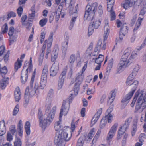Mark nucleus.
<instances>
[{"label":"nucleus","mask_w":146,"mask_h":146,"mask_svg":"<svg viewBox=\"0 0 146 146\" xmlns=\"http://www.w3.org/2000/svg\"><path fill=\"white\" fill-rule=\"evenodd\" d=\"M53 95V90L50 89L46 98L45 105L46 114L47 116L46 119H44L43 120V115L40 109L39 108L38 110V117L39 121V125L42 128L44 129L46 128L52 120L56 110V107L54 106L50 111Z\"/></svg>","instance_id":"f257e3e1"},{"label":"nucleus","mask_w":146,"mask_h":146,"mask_svg":"<svg viewBox=\"0 0 146 146\" xmlns=\"http://www.w3.org/2000/svg\"><path fill=\"white\" fill-rule=\"evenodd\" d=\"M136 101L134 112H141L146 107V93H144L143 90L141 91L138 90L136 93L131 106L133 107Z\"/></svg>","instance_id":"f03ea898"},{"label":"nucleus","mask_w":146,"mask_h":146,"mask_svg":"<svg viewBox=\"0 0 146 146\" xmlns=\"http://www.w3.org/2000/svg\"><path fill=\"white\" fill-rule=\"evenodd\" d=\"M36 69L35 68L32 73L29 86H27L25 89L24 99L25 105H27L29 100V98L31 97L35 94L36 92L38 90V87L36 85V84H35L34 88L33 84L36 75Z\"/></svg>","instance_id":"7ed1b4c3"},{"label":"nucleus","mask_w":146,"mask_h":146,"mask_svg":"<svg viewBox=\"0 0 146 146\" xmlns=\"http://www.w3.org/2000/svg\"><path fill=\"white\" fill-rule=\"evenodd\" d=\"M135 77L131 76L130 74L127 78L126 84L127 85H132L133 88L123 98L121 102L123 105L126 106L129 102L131 98L133 95L134 93L136 91L138 84V81H135L133 82V80Z\"/></svg>","instance_id":"20e7f679"},{"label":"nucleus","mask_w":146,"mask_h":146,"mask_svg":"<svg viewBox=\"0 0 146 146\" xmlns=\"http://www.w3.org/2000/svg\"><path fill=\"white\" fill-rule=\"evenodd\" d=\"M68 128L69 127H64L63 130H60L59 134L56 135L55 137L54 141L56 143L58 144L61 143L64 140L67 141L70 139L71 136L68 137Z\"/></svg>","instance_id":"39448f33"},{"label":"nucleus","mask_w":146,"mask_h":146,"mask_svg":"<svg viewBox=\"0 0 146 146\" xmlns=\"http://www.w3.org/2000/svg\"><path fill=\"white\" fill-rule=\"evenodd\" d=\"M74 86L73 88L72 91L74 92V94L71 93L67 99L68 101H66V103H69L70 105V103L72 102L74 96L77 95L78 93L79 90V86L82 83V81L80 80H76V81Z\"/></svg>","instance_id":"423d86ee"},{"label":"nucleus","mask_w":146,"mask_h":146,"mask_svg":"<svg viewBox=\"0 0 146 146\" xmlns=\"http://www.w3.org/2000/svg\"><path fill=\"white\" fill-rule=\"evenodd\" d=\"M70 105L69 103H66V101L64 100L60 110L59 119L62 120L63 115H66L69 111Z\"/></svg>","instance_id":"0eeeda50"},{"label":"nucleus","mask_w":146,"mask_h":146,"mask_svg":"<svg viewBox=\"0 0 146 146\" xmlns=\"http://www.w3.org/2000/svg\"><path fill=\"white\" fill-rule=\"evenodd\" d=\"M131 51L132 49L130 48H127L124 51V54L121 59L120 64H127L128 60L127 58L131 54Z\"/></svg>","instance_id":"6e6552de"},{"label":"nucleus","mask_w":146,"mask_h":146,"mask_svg":"<svg viewBox=\"0 0 146 146\" xmlns=\"http://www.w3.org/2000/svg\"><path fill=\"white\" fill-rule=\"evenodd\" d=\"M67 66H66L65 68L64 69L60 75L59 79L58 84V89H60L63 84L64 81V78L65 77V76L67 72Z\"/></svg>","instance_id":"1a4fd4ad"},{"label":"nucleus","mask_w":146,"mask_h":146,"mask_svg":"<svg viewBox=\"0 0 146 146\" xmlns=\"http://www.w3.org/2000/svg\"><path fill=\"white\" fill-rule=\"evenodd\" d=\"M118 126V123H115L111 127L107 137V140H109L113 137L117 130Z\"/></svg>","instance_id":"9d476101"},{"label":"nucleus","mask_w":146,"mask_h":146,"mask_svg":"<svg viewBox=\"0 0 146 146\" xmlns=\"http://www.w3.org/2000/svg\"><path fill=\"white\" fill-rule=\"evenodd\" d=\"M52 37H53V33H51L50 34V36L49 37L48 40H47V42L45 43L46 44H47V48L46 50V54H48L51 52V49L50 48L52 44Z\"/></svg>","instance_id":"9b49d317"},{"label":"nucleus","mask_w":146,"mask_h":146,"mask_svg":"<svg viewBox=\"0 0 146 146\" xmlns=\"http://www.w3.org/2000/svg\"><path fill=\"white\" fill-rule=\"evenodd\" d=\"M102 113V109L100 108L98 110L92 119L91 123L94 125L97 121Z\"/></svg>","instance_id":"f8f14e48"},{"label":"nucleus","mask_w":146,"mask_h":146,"mask_svg":"<svg viewBox=\"0 0 146 146\" xmlns=\"http://www.w3.org/2000/svg\"><path fill=\"white\" fill-rule=\"evenodd\" d=\"M113 110V108H109L107 110L106 113L107 115H106L104 118V119L108 121V123H111L113 119V115L110 114L111 113Z\"/></svg>","instance_id":"ddd939ff"},{"label":"nucleus","mask_w":146,"mask_h":146,"mask_svg":"<svg viewBox=\"0 0 146 146\" xmlns=\"http://www.w3.org/2000/svg\"><path fill=\"white\" fill-rule=\"evenodd\" d=\"M58 64H52L50 69V75L51 76H54L57 74L59 70Z\"/></svg>","instance_id":"4468645a"},{"label":"nucleus","mask_w":146,"mask_h":146,"mask_svg":"<svg viewBox=\"0 0 146 146\" xmlns=\"http://www.w3.org/2000/svg\"><path fill=\"white\" fill-rule=\"evenodd\" d=\"M14 97L16 101L18 102L21 98V93L19 88L17 87L14 91Z\"/></svg>","instance_id":"2eb2a0df"},{"label":"nucleus","mask_w":146,"mask_h":146,"mask_svg":"<svg viewBox=\"0 0 146 146\" xmlns=\"http://www.w3.org/2000/svg\"><path fill=\"white\" fill-rule=\"evenodd\" d=\"M109 29L110 27L108 25V21L107 20H106L105 21V25L104 28V41L107 38L110 32Z\"/></svg>","instance_id":"dca6fc26"},{"label":"nucleus","mask_w":146,"mask_h":146,"mask_svg":"<svg viewBox=\"0 0 146 146\" xmlns=\"http://www.w3.org/2000/svg\"><path fill=\"white\" fill-rule=\"evenodd\" d=\"M9 78L8 77L3 78L0 82V88L5 89L9 84Z\"/></svg>","instance_id":"f3484780"},{"label":"nucleus","mask_w":146,"mask_h":146,"mask_svg":"<svg viewBox=\"0 0 146 146\" xmlns=\"http://www.w3.org/2000/svg\"><path fill=\"white\" fill-rule=\"evenodd\" d=\"M6 128L5 122L4 120L0 121V136H2L6 132Z\"/></svg>","instance_id":"a211bd4d"},{"label":"nucleus","mask_w":146,"mask_h":146,"mask_svg":"<svg viewBox=\"0 0 146 146\" xmlns=\"http://www.w3.org/2000/svg\"><path fill=\"white\" fill-rule=\"evenodd\" d=\"M62 120H59V121L56 122L54 124V128L56 132V135H57L58 134H59L60 133V130H62L63 129H62V127L60 125V124L61 123Z\"/></svg>","instance_id":"6ab92c4d"},{"label":"nucleus","mask_w":146,"mask_h":146,"mask_svg":"<svg viewBox=\"0 0 146 146\" xmlns=\"http://www.w3.org/2000/svg\"><path fill=\"white\" fill-rule=\"evenodd\" d=\"M28 76V73L27 72H25L23 70L21 71V82L24 84L27 81Z\"/></svg>","instance_id":"aec40b11"},{"label":"nucleus","mask_w":146,"mask_h":146,"mask_svg":"<svg viewBox=\"0 0 146 146\" xmlns=\"http://www.w3.org/2000/svg\"><path fill=\"white\" fill-rule=\"evenodd\" d=\"M35 6L33 5L31 9V13H29L28 15V20L29 21H32L34 19L35 16Z\"/></svg>","instance_id":"412c9836"},{"label":"nucleus","mask_w":146,"mask_h":146,"mask_svg":"<svg viewBox=\"0 0 146 146\" xmlns=\"http://www.w3.org/2000/svg\"><path fill=\"white\" fill-rule=\"evenodd\" d=\"M86 11L84 15V17L87 19H90V12L91 11V5H87L86 8Z\"/></svg>","instance_id":"4be33fe9"},{"label":"nucleus","mask_w":146,"mask_h":146,"mask_svg":"<svg viewBox=\"0 0 146 146\" xmlns=\"http://www.w3.org/2000/svg\"><path fill=\"white\" fill-rule=\"evenodd\" d=\"M128 32V27L127 26L126 23H125L122 25L121 28L120 29V35L123 34L125 35Z\"/></svg>","instance_id":"5701e85b"},{"label":"nucleus","mask_w":146,"mask_h":146,"mask_svg":"<svg viewBox=\"0 0 146 146\" xmlns=\"http://www.w3.org/2000/svg\"><path fill=\"white\" fill-rule=\"evenodd\" d=\"M97 3H93L91 5L90 16H92V19L93 18L95 13L97 9Z\"/></svg>","instance_id":"b1692460"},{"label":"nucleus","mask_w":146,"mask_h":146,"mask_svg":"<svg viewBox=\"0 0 146 146\" xmlns=\"http://www.w3.org/2000/svg\"><path fill=\"white\" fill-rule=\"evenodd\" d=\"M46 79H42L41 78V81L40 84V85L39 86H38L37 83H35V84H36V86H37L38 87V89L39 88L43 89L45 87L46 85Z\"/></svg>","instance_id":"393cba45"},{"label":"nucleus","mask_w":146,"mask_h":146,"mask_svg":"<svg viewBox=\"0 0 146 146\" xmlns=\"http://www.w3.org/2000/svg\"><path fill=\"white\" fill-rule=\"evenodd\" d=\"M47 40H45V42L44 43V44L42 47V54L41 55H42V57H40L39 58V63L42 64V60L43 59V56L44 54V51L45 50V48H46V44H45V43L47 42Z\"/></svg>","instance_id":"a878e982"},{"label":"nucleus","mask_w":146,"mask_h":146,"mask_svg":"<svg viewBox=\"0 0 146 146\" xmlns=\"http://www.w3.org/2000/svg\"><path fill=\"white\" fill-rule=\"evenodd\" d=\"M48 73V67L45 66L43 70L41 78L46 79Z\"/></svg>","instance_id":"bb28decb"},{"label":"nucleus","mask_w":146,"mask_h":146,"mask_svg":"<svg viewBox=\"0 0 146 146\" xmlns=\"http://www.w3.org/2000/svg\"><path fill=\"white\" fill-rule=\"evenodd\" d=\"M95 129L94 128L90 130L87 137L89 141H91L95 134Z\"/></svg>","instance_id":"cd10ccee"},{"label":"nucleus","mask_w":146,"mask_h":146,"mask_svg":"<svg viewBox=\"0 0 146 146\" xmlns=\"http://www.w3.org/2000/svg\"><path fill=\"white\" fill-rule=\"evenodd\" d=\"M30 123L29 121H27L25 123V129L26 134L29 135L30 133Z\"/></svg>","instance_id":"c85d7f7f"},{"label":"nucleus","mask_w":146,"mask_h":146,"mask_svg":"<svg viewBox=\"0 0 146 146\" xmlns=\"http://www.w3.org/2000/svg\"><path fill=\"white\" fill-rule=\"evenodd\" d=\"M76 12H74L73 13L75 14H76V15L75 16L72 17V18L70 25V29H72V28L77 17V15L76 12Z\"/></svg>","instance_id":"c756f323"},{"label":"nucleus","mask_w":146,"mask_h":146,"mask_svg":"<svg viewBox=\"0 0 146 146\" xmlns=\"http://www.w3.org/2000/svg\"><path fill=\"white\" fill-rule=\"evenodd\" d=\"M139 69L140 66L139 65V64H137L135 68H134L131 74H130L131 76L135 77L137 75L138 70Z\"/></svg>","instance_id":"7c9ffc66"},{"label":"nucleus","mask_w":146,"mask_h":146,"mask_svg":"<svg viewBox=\"0 0 146 146\" xmlns=\"http://www.w3.org/2000/svg\"><path fill=\"white\" fill-rule=\"evenodd\" d=\"M104 57L103 55H99V56L96 58L95 63L97 64H101L103 60Z\"/></svg>","instance_id":"2f4dec72"},{"label":"nucleus","mask_w":146,"mask_h":146,"mask_svg":"<svg viewBox=\"0 0 146 146\" xmlns=\"http://www.w3.org/2000/svg\"><path fill=\"white\" fill-rule=\"evenodd\" d=\"M137 53H132L131 56L128 60L127 64L129 63H132L133 60L137 57Z\"/></svg>","instance_id":"473e14b6"},{"label":"nucleus","mask_w":146,"mask_h":146,"mask_svg":"<svg viewBox=\"0 0 146 146\" xmlns=\"http://www.w3.org/2000/svg\"><path fill=\"white\" fill-rule=\"evenodd\" d=\"M116 89H114L113 90L111 91L110 93V97H109V100L111 99V101L110 102L111 103H112L114 99H115V95L116 92Z\"/></svg>","instance_id":"72a5a7b5"},{"label":"nucleus","mask_w":146,"mask_h":146,"mask_svg":"<svg viewBox=\"0 0 146 146\" xmlns=\"http://www.w3.org/2000/svg\"><path fill=\"white\" fill-rule=\"evenodd\" d=\"M78 120H78L76 122H75L74 119H73L72 120L71 126V129L72 132L74 131L75 130L76 127V125H77Z\"/></svg>","instance_id":"f704fd0d"},{"label":"nucleus","mask_w":146,"mask_h":146,"mask_svg":"<svg viewBox=\"0 0 146 146\" xmlns=\"http://www.w3.org/2000/svg\"><path fill=\"white\" fill-rule=\"evenodd\" d=\"M143 19V18H141L140 17H139L138 18L137 22L136 23V27H135L133 29L134 32L137 30L140 27L141 23V21Z\"/></svg>","instance_id":"c9c22d12"},{"label":"nucleus","mask_w":146,"mask_h":146,"mask_svg":"<svg viewBox=\"0 0 146 146\" xmlns=\"http://www.w3.org/2000/svg\"><path fill=\"white\" fill-rule=\"evenodd\" d=\"M100 21L99 20H96L95 21L93 22V23L92 24V27L96 29H97L100 26Z\"/></svg>","instance_id":"e433bc0d"},{"label":"nucleus","mask_w":146,"mask_h":146,"mask_svg":"<svg viewBox=\"0 0 146 146\" xmlns=\"http://www.w3.org/2000/svg\"><path fill=\"white\" fill-rule=\"evenodd\" d=\"M7 72V69L6 66L1 68V64H0V74L2 75H5Z\"/></svg>","instance_id":"4c0bfd02"},{"label":"nucleus","mask_w":146,"mask_h":146,"mask_svg":"<svg viewBox=\"0 0 146 146\" xmlns=\"http://www.w3.org/2000/svg\"><path fill=\"white\" fill-rule=\"evenodd\" d=\"M25 55V54L21 55L20 56V58H19L17 59V61L15 62V64H22Z\"/></svg>","instance_id":"58836bf2"},{"label":"nucleus","mask_w":146,"mask_h":146,"mask_svg":"<svg viewBox=\"0 0 146 146\" xmlns=\"http://www.w3.org/2000/svg\"><path fill=\"white\" fill-rule=\"evenodd\" d=\"M32 65L33 64H29V65L28 66V68H27V64H26L24 66L23 68V70L24 69H26V71L25 72H27V73L28 72H31L32 70Z\"/></svg>","instance_id":"ea45409f"},{"label":"nucleus","mask_w":146,"mask_h":146,"mask_svg":"<svg viewBox=\"0 0 146 146\" xmlns=\"http://www.w3.org/2000/svg\"><path fill=\"white\" fill-rule=\"evenodd\" d=\"M21 141L20 139L17 137L14 142V146H21Z\"/></svg>","instance_id":"a19ab883"},{"label":"nucleus","mask_w":146,"mask_h":146,"mask_svg":"<svg viewBox=\"0 0 146 146\" xmlns=\"http://www.w3.org/2000/svg\"><path fill=\"white\" fill-rule=\"evenodd\" d=\"M10 37L9 40L10 42V44H12L16 41L17 38V35H15L9 36Z\"/></svg>","instance_id":"79ce46f5"},{"label":"nucleus","mask_w":146,"mask_h":146,"mask_svg":"<svg viewBox=\"0 0 146 146\" xmlns=\"http://www.w3.org/2000/svg\"><path fill=\"white\" fill-rule=\"evenodd\" d=\"M107 123V121L105 120L103 117L101 119L100 124V127L102 128L104 127L106 125Z\"/></svg>","instance_id":"37998d69"},{"label":"nucleus","mask_w":146,"mask_h":146,"mask_svg":"<svg viewBox=\"0 0 146 146\" xmlns=\"http://www.w3.org/2000/svg\"><path fill=\"white\" fill-rule=\"evenodd\" d=\"M23 11V8L21 6H20L17 9V13L18 16L20 17L22 15Z\"/></svg>","instance_id":"c03bdc74"},{"label":"nucleus","mask_w":146,"mask_h":146,"mask_svg":"<svg viewBox=\"0 0 146 146\" xmlns=\"http://www.w3.org/2000/svg\"><path fill=\"white\" fill-rule=\"evenodd\" d=\"M102 43V42L101 40H99L98 41L97 45L94 49V52H97L100 49L101 45Z\"/></svg>","instance_id":"a18cd8bd"},{"label":"nucleus","mask_w":146,"mask_h":146,"mask_svg":"<svg viewBox=\"0 0 146 146\" xmlns=\"http://www.w3.org/2000/svg\"><path fill=\"white\" fill-rule=\"evenodd\" d=\"M47 21V18L43 19L40 21L39 24L41 27H43L46 25Z\"/></svg>","instance_id":"49530a36"},{"label":"nucleus","mask_w":146,"mask_h":146,"mask_svg":"<svg viewBox=\"0 0 146 146\" xmlns=\"http://www.w3.org/2000/svg\"><path fill=\"white\" fill-rule=\"evenodd\" d=\"M76 63L77 64H80L82 63L80 57V53L79 51L77 52L76 53Z\"/></svg>","instance_id":"de8ad7c7"},{"label":"nucleus","mask_w":146,"mask_h":146,"mask_svg":"<svg viewBox=\"0 0 146 146\" xmlns=\"http://www.w3.org/2000/svg\"><path fill=\"white\" fill-rule=\"evenodd\" d=\"M131 118H129L127 119L126 120H125V123L123 126L127 129L129 125V123L131 121Z\"/></svg>","instance_id":"09e8293b"},{"label":"nucleus","mask_w":146,"mask_h":146,"mask_svg":"<svg viewBox=\"0 0 146 146\" xmlns=\"http://www.w3.org/2000/svg\"><path fill=\"white\" fill-rule=\"evenodd\" d=\"M13 135L11 134L10 132H8L6 136L7 140L9 142L12 141L13 139Z\"/></svg>","instance_id":"8fccbe9b"},{"label":"nucleus","mask_w":146,"mask_h":146,"mask_svg":"<svg viewBox=\"0 0 146 146\" xmlns=\"http://www.w3.org/2000/svg\"><path fill=\"white\" fill-rule=\"evenodd\" d=\"M84 141L83 139L80 137L78 140L76 146H83Z\"/></svg>","instance_id":"3c124183"},{"label":"nucleus","mask_w":146,"mask_h":146,"mask_svg":"<svg viewBox=\"0 0 146 146\" xmlns=\"http://www.w3.org/2000/svg\"><path fill=\"white\" fill-rule=\"evenodd\" d=\"M139 141L141 143H143L144 140L146 139V135H145L144 133H141L139 137Z\"/></svg>","instance_id":"603ef678"},{"label":"nucleus","mask_w":146,"mask_h":146,"mask_svg":"<svg viewBox=\"0 0 146 146\" xmlns=\"http://www.w3.org/2000/svg\"><path fill=\"white\" fill-rule=\"evenodd\" d=\"M75 61V55L74 54H72L70 56L69 60V62L70 64H73L74 63Z\"/></svg>","instance_id":"864d4df0"},{"label":"nucleus","mask_w":146,"mask_h":146,"mask_svg":"<svg viewBox=\"0 0 146 146\" xmlns=\"http://www.w3.org/2000/svg\"><path fill=\"white\" fill-rule=\"evenodd\" d=\"M19 110V106L17 104L15 106L14 108L13 112V115H16L18 113Z\"/></svg>","instance_id":"5fc2aeb1"},{"label":"nucleus","mask_w":146,"mask_h":146,"mask_svg":"<svg viewBox=\"0 0 146 146\" xmlns=\"http://www.w3.org/2000/svg\"><path fill=\"white\" fill-rule=\"evenodd\" d=\"M134 127L133 128V130L131 131L132 136H133L135 134V132L137 130V122H136L135 124H133Z\"/></svg>","instance_id":"6e6d98bb"},{"label":"nucleus","mask_w":146,"mask_h":146,"mask_svg":"<svg viewBox=\"0 0 146 146\" xmlns=\"http://www.w3.org/2000/svg\"><path fill=\"white\" fill-rule=\"evenodd\" d=\"M127 129V128L122 126L120 127L118 130V131L119 132V133L123 134L126 131Z\"/></svg>","instance_id":"4d7b16f0"},{"label":"nucleus","mask_w":146,"mask_h":146,"mask_svg":"<svg viewBox=\"0 0 146 146\" xmlns=\"http://www.w3.org/2000/svg\"><path fill=\"white\" fill-rule=\"evenodd\" d=\"M14 29L13 27H11L9 28L8 35L9 36L13 35L14 34Z\"/></svg>","instance_id":"13d9d810"},{"label":"nucleus","mask_w":146,"mask_h":146,"mask_svg":"<svg viewBox=\"0 0 146 146\" xmlns=\"http://www.w3.org/2000/svg\"><path fill=\"white\" fill-rule=\"evenodd\" d=\"M16 132V130L15 126L12 125L10 127V132L11 134L13 135Z\"/></svg>","instance_id":"bf43d9fd"},{"label":"nucleus","mask_w":146,"mask_h":146,"mask_svg":"<svg viewBox=\"0 0 146 146\" xmlns=\"http://www.w3.org/2000/svg\"><path fill=\"white\" fill-rule=\"evenodd\" d=\"M16 13L13 11H11L7 14V18L8 19L11 17H15L16 16Z\"/></svg>","instance_id":"052dcab7"},{"label":"nucleus","mask_w":146,"mask_h":146,"mask_svg":"<svg viewBox=\"0 0 146 146\" xmlns=\"http://www.w3.org/2000/svg\"><path fill=\"white\" fill-rule=\"evenodd\" d=\"M2 33H6L8 30V26L7 24L5 23L3 26L2 28Z\"/></svg>","instance_id":"680f3d73"},{"label":"nucleus","mask_w":146,"mask_h":146,"mask_svg":"<svg viewBox=\"0 0 146 146\" xmlns=\"http://www.w3.org/2000/svg\"><path fill=\"white\" fill-rule=\"evenodd\" d=\"M56 14L55 19L56 22H57L60 17V16L61 14V11H58V9L56 11Z\"/></svg>","instance_id":"e2e57ef3"},{"label":"nucleus","mask_w":146,"mask_h":146,"mask_svg":"<svg viewBox=\"0 0 146 146\" xmlns=\"http://www.w3.org/2000/svg\"><path fill=\"white\" fill-rule=\"evenodd\" d=\"M94 27L90 25H89L88 30V35L89 36L91 35L94 31Z\"/></svg>","instance_id":"0e129e2a"},{"label":"nucleus","mask_w":146,"mask_h":146,"mask_svg":"<svg viewBox=\"0 0 146 146\" xmlns=\"http://www.w3.org/2000/svg\"><path fill=\"white\" fill-rule=\"evenodd\" d=\"M23 25L25 26L26 28H27L28 30H29L31 28L32 24L31 23L28 22L27 23H25V24Z\"/></svg>","instance_id":"69168bd1"},{"label":"nucleus","mask_w":146,"mask_h":146,"mask_svg":"<svg viewBox=\"0 0 146 146\" xmlns=\"http://www.w3.org/2000/svg\"><path fill=\"white\" fill-rule=\"evenodd\" d=\"M5 51V49L4 46L2 45L0 47V56L3 54Z\"/></svg>","instance_id":"338daca9"},{"label":"nucleus","mask_w":146,"mask_h":146,"mask_svg":"<svg viewBox=\"0 0 146 146\" xmlns=\"http://www.w3.org/2000/svg\"><path fill=\"white\" fill-rule=\"evenodd\" d=\"M146 12V5L144 6L143 8L141 10L139 14V15L143 16Z\"/></svg>","instance_id":"774afa93"}]
</instances>
